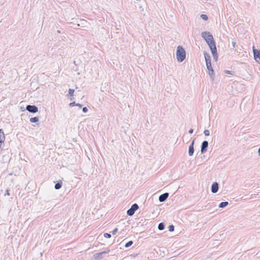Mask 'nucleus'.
Segmentation results:
<instances>
[{"instance_id":"nucleus-1","label":"nucleus","mask_w":260,"mask_h":260,"mask_svg":"<svg viewBox=\"0 0 260 260\" xmlns=\"http://www.w3.org/2000/svg\"><path fill=\"white\" fill-rule=\"evenodd\" d=\"M204 55L210 79L212 81H214L215 79V73L214 70L212 67L210 55L205 51H204Z\"/></svg>"},{"instance_id":"nucleus-2","label":"nucleus","mask_w":260,"mask_h":260,"mask_svg":"<svg viewBox=\"0 0 260 260\" xmlns=\"http://www.w3.org/2000/svg\"><path fill=\"white\" fill-rule=\"evenodd\" d=\"M186 58V51L181 46H178L176 50V58L179 62H182Z\"/></svg>"},{"instance_id":"nucleus-3","label":"nucleus","mask_w":260,"mask_h":260,"mask_svg":"<svg viewBox=\"0 0 260 260\" xmlns=\"http://www.w3.org/2000/svg\"><path fill=\"white\" fill-rule=\"evenodd\" d=\"M201 36L206 41L208 45H210V43L215 42L212 35L209 31L202 32Z\"/></svg>"},{"instance_id":"nucleus-4","label":"nucleus","mask_w":260,"mask_h":260,"mask_svg":"<svg viewBox=\"0 0 260 260\" xmlns=\"http://www.w3.org/2000/svg\"><path fill=\"white\" fill-rule=\"evenodd\" d=\"M210 43V45L208 46L211 50L214 59L215 61H217L218 59V53L217 51V48L216 47L215 42H212Z\"/></svg>"},{"instance_id":"nucleus-5","label":"nucleus","mask_w":260,"mask_h":260,"mask_svg":"<svg viewBox=\"0 0 260 260\" xmlns=\"http://www.w3.org/2000/svg\"><path fill=\"white\" fill-rule=\"evenodd\" d=\"M110 251L109 249H107L106 250L101 252L95 253L93 255V257L94 260H100L106 256V255L108 254Z\"/></svg>"},{"instance_id":"nucleus-6","label":"nucleus","mask_w":260,"mask_h":260,"mask_svg":"<svg viewBox=\"0 0 260 260\" xmlns=\"http://www.w3.org/2000/svg\"><path fill=\"white\" fill-rule=\"evenodd\" d=\"M139 209V206L137 204H133L131 208L127 210L126 213L128 216H133L135 212Z\"/></svg>"},{"instance_id":"nucleus-7","label":"nucleus","mask_w":260,"mask_h":260,"mask_svg":"<svg viewBox=\"0 0 260 260\" xmlns=\"http://www.w3.org/2000/svg\"><path fill=\"white\" fill-rule=\"evenodd\" d=\"M26 110L31 113H35L38 111V108L36 105H28L26 106Z\"/></svg>"},{"instance_id":"nucleus-8","label":"nucleus","mask_w":260,"mask_h":260,"mask_svg":"<svg viewBox=\"0 0 260 260\" xmlns=\"http://www.w3.org/2000/svg\"><path fill=\"white\" fill-rule=\"evenodd\" d=\"M208 145L209 143L207 141L205 140L202 143L201 147V153L202 154H204L207 151Z\"/></svg>"},{"instance_id":"nucleus-9","label":"nucleus","mask_w":260,"mask_h":260,"mask_svg":"<svg viewBox=\"0 0 260 260\" xmlns=\"http://www.w3.org/2000/svg\"><path fill=\"white\" fill-rule=\"evenodd\" d=\"M253 53L254 59L257 61V59L260 60V50L256 49L253 46Z\"/></svg>"},{"instance_id":"nucleus-10","label":"nucleus","mask_w":260,"mask_h":260,"mask_svg":"<svg viewBox=\"0 0 260 260\" xmlns=\"http://www.w3.org/2000/svg\"><path fill=\"white\" fill-rule=\"evenodd\" d=\"M219 189V185L218 183L216 182H215L212 183L211 185V192L213 193H215L217 192Z\"/></svg>"},{"instance_id":"nucleus-11","label":"nucleus","mask_w":260,"mask_h":260,"mask_svg":"<svg viewBox=\"0 0 260 260\" xmlns=\"http://www.w3.org/2000/svg\"><path fill=\"white\" fill-rule=\"evenodd\" d=\"M169 193L168 192H165L164 193L161 194L158 197V200L160 202H165L167 198L169 197Z\"/></svg>"},{"instance_id":"nucleus-12","label":"nucleus","mask_w":260,"mask_h":260,"mask_svg":"<svg viewBox=\"0 0 260 260\" xmlns=\"http://www.w3.org/2000/svg\"><path fill=\"white\" fill-rule=\"evenodd\" d=\"M5 140V136L4 132L3 129H0V148H1L2 144L4 143Z\"/></svg>"},{"instance_id":"nucleus-13","label":"nucleus","mask_w":260,"mask_h":260,"mask_svg":"<svg viewBox=\"0 0 260 260\" xmlns=\"http://www.w3.org/2000/svg\"><path fill=\"white\" fill-rule=\"evenodd\" d=\"M70 23L73 24V26L72 27H74V28H76L77 26V24L79 23V18H77L76 17L72 18L71 19Z\"/></svg>"},{"instance_id":"nucleus-14","label":"nucleus","mask_w":260,"mask_h":260,"mask_svg":"<svg viewBox=\"0 0 260 260\" xmlns=\"http://www.w3.org/2000/svg\"><path fill=\"white\" fill-rule=\"evenodd\" d=\"M62 181L61 180H59V181H58L55 184V186H54V188L55 189H59L60 188H61V186H62Z\"/></svg>"},{"instance_id":"nucleus-15","label":"nucleus","mask_w":260,"mask_h":260,"mask_svg":"<svg viewBox=\"0 0 260 260\" xmlns=\"http://www.w3.org/2000/svg\"><path fill=\"white\" fill-rule=\"evenodd\" d=\"M194 153V147L192 146H189L188 148V155L191 156H192Z\"/></svg>"},{"instance_id":"nucleus-16","label":"nucleus","mask_w":260,"mask_h":260,"mask_svg":"<svg viewBox=\"0 0 260 260\" xmlns=\"http://www.w3.org/2000/svg\"><path fill=\"white\" fill-rule=\"evenodd\" d=\"M228 205H229L228 202H222L219 204L218 207L219 208H223L225 207L226 206H227Z\"/></svg>"},{"instance_id":"nucleus-17","label":"nucleus","mask_w":260,"mask_h":260,"mask_svg":"<svg viewBox=\"0 0 260 260\" xmlns=\"http://www.w3.org/2000/svg\"><path fill=\"white\" fill-rule=\"evenodd\" d=\"M80 23H78L77 24V26H83L85 24V23L86 22V21L84 19H80Z\"/></svg>"},{"instance_id":"nucleus-18","label":"nucleus","mask_w":260,"mask_h":260,"mask_svg":"<svg viewBox=\"0 0 260 260\" xmlns=\"http://www.w3.org/2000/svg\"><path fill=\"white\" fill-rule=\"evenodd\" d=\"M165 228V224L164 223V222H160L158 224V229L160 231H162L163 230H164Z\"/></svg>"},{"instance_id":"nucleus-19","label":"nucleus","mask_w":260,"mask_h":260,"mask_svg":"<svg viewBox=\"0 0 260 260\" xmlns=\"http://www.w3.org/2000/svg\"><path fill=\"white\" fill-rule=\"evenodd\" d=\"M39 120L38 117H34L30 118L29 121L32 123H36Z\"/></svg>"},{"instance_id":"nucleus-20","label":"nucleus","mask_w":260,"mask_h":260,"mask_svg":"<svg viewBox=\"0 0 260 260\" xmlns=\"http://www.w3.org/2000/svg\"><path fill=\"white\" fill-rule=\"evenodd\" d=\"M133 244V242L132 241H129L127 242L125 244L124 247L125 248H128V247H130L131 246H132Z\"/></svg>"},{"instance_id":"nucleus-21","label":"nucleus","mask_w":260,"mask_h":260,"mask_svg":"<svg viewBox=\"0 0 260 260\" xmlns=\"http://www.w3.org/2000/svg\"><path fill=\"white\" fill-rule=\"evenodd\" d=\"M74 89H69V95L71 96H73L74 95Z\"/></svg>"},{"instance_id":"nucleus-22","label":"nucleus","mask_w":260,"mask_h":260,"mask_svg":"<svg viewBox=\"0 0 260 260\" xmlns=\"http://www.w3.org/2000/svg\"><path fill=\"white\" fill-rule=\"evenodd\" d=\"M175 227L173 224L170 225L168 227V230L170 232H173L174 231Z\"/></svg>"},{"instance_id":"nucleus-23","label":"nucleus","mask_w":260,"mask_h":260,"mask_svg":"<svg viewBox=\"0 0 260 260\" xmlns=\"http://www.w3.org/2000/svg\"><path fill=\"white\" fill-rule=\"evenodd\" d=\"M104 237L106 238H110L111 237V235L108 233H105L104 234Z\"/></svg>"},{"instance_id":"nucleus-24","label":"nucleus","mask_w":260,"mask_h":260,"mask_svg":"<svg viewBox=\"0 0 260 260\" xmlns=\"http://www.w3.org/2000/svg\"><path fill=\"white\" fill-rule=\"evenodd\" d=\"M224 73L227 74L232 75H233L234 74V72L232 71H229V70H225Z\"/></svg>"},{"instance_id":"nucleus-25","label":"nucleus","mask_w":260,"mask_h":260,"mask_svg":"<svg viewBox=\"0 0 260 260\" xmlns=\"http://www.w3.org/2000/svg\"><path fill=\"white\" fill-rule=\"evenodd\" d=\"M204 133L206 136H208L210 135V131L208 129L204 130Z\"/></svg>"},{"instance_id":"nucleus-26","label":"nucleus","mask_w":260,"mask_h":260,"mask_svg":"<svg viewBox=\"0 0 260 260\" xmlns=\"http://www.w3.org/2000/svg\"><path fill=\"white\" fill-rule=\"evenodd\" d=\"M118 231V229L117 228H115L114 229L113 231L112 232V233L113 235H116V233Z\"/></svg>"},{"instance_id":"nucleus-27","label":"nucleus","mask_w":260,"mask_h":260,"mask_svg":"<svg viewBox=\"0 0 260 260\" xmlns=\"http://www.w3.org/2000/svg\"><path fill=\"white\" fill-rule=\"evenodd\" d=\"M82 111L83 113H86L88 111V108L86 107H84L82 109Z\"/></svg>"},{"instance_id":"nucleus-28","label":"nucleus","mask_w":260,"mask_h":260,"mask_svg":"<svg viewBox=\"0 0 260 260\" xmlns=\"http://www.w3.org/2000/svg\"><path fill=\"white\" fill-rule=\"evenodd\" d=\"M139 9H140L141 11L142 12L141 15H142L143 16H145L146 14L144 12H144V9H142V7H140Z\"/></svg>"},{"instance_id":"nucleus-29","label":"nucleus","mask_w":260,"mask_h":260,"mask_svg":"<svg viewBox=\"0 0 260 260\" xmlns=\"http://www.w3.org/2000/svg\"><path fill=\"white\" fill-rule=\"evenodd\" d=\"M76 104L77 103H76L75 102H73L70 103L69 106L70 107H73V106H76Z\"/></svg>"},{"instance_id":"nucleus-30","label":"nucleus","mask_w":260,"mask_h":260,"mask_svg":"<svg viewBox=\"0 0 260 260\" xmlns=\"http://www.w3.org/2000/svg\"><path fill=\"white\" fill-rule=\"evenodd\" d=\"M10 195V189H7L6 190V193H5V196H9Z\"/></svg>"},{"instance_id":"nucleus-31","label":"nucleus","mask_w":260,"mask_h":260,"mask_svg":"<svg viewBox=\"0 0 260 260\" xmlns=\"http://www.w3.org/2000/svg\"><path fill=\"white\" fill-rule=\"evenodd\" d=\"M232 46H233V49H235L236 48V43L235 41H232Z\"/></svg>"},{"instance_id":"nucleus-32","label":"nucleus","mask_w":260,"mask_h":260,"mask_svg":"<svg viewBox=\"0 0 260 260\" xmlns=\"http://www.w3.org/2000/svg\"><path fill=\"white\" fill-rule=\"evenodd\" d=\"M195 140H196V138H194V139H193L192 140V141L191 142V143H190V144L189 145V146H193V147H194V141H195Z\"/></svg>"},{"instance_id":"nucleus-33","label":"nucleus","mask_w":260,"mask_h":260,"mask_svg":"<svg viewBox=\"0 0 260 260\" xmlns=\"http://www.w3.org/2000/svg\"><path fill=\"white\" fill-rule=\"evenodd\" d=\"M76 106H78V107H79V108H82V107L83 105L80 104H79V103H77V104H76Z\"/></svg>"},{"instance_id":"nucleus-34","label":"nucleus","mask_w":260,"mask_h":260,"mask_svg":"<svg viewBox=\"0 0 260 260\" xmlns=\"http://www.w3.org/2000/svg\"><path fill=\"white\" fill-rule=\"evenodd\" d=\"M193 132V129L192 128H190L189 131H188V133L190 134H192Z\"/></svg>"},{"instance_id":"nucleus-35","label":"nucleus","mask_w":260,"mask_h":260,"mask_svg":"<svg viewBox=\"0 0 260 260\" xmlns=\"http://www.w3.org/2000/svg\"><path fill=\"white\" fill-rule=\"evenodd\" d=\"M205 21H207L208 20L209 17H201Z\"/></svg>"},{"instance_id":"nucleus-36","label":"nucleus","mask_w":260,"mask_h":260,"mask_svg":"<svg viewBox=\"0 0 260 260\" xmlns=\"http://www.w3.org/2000/svg\"><path fill=\"white\" fill-rule=\"evenodd\" d=\"M257 153L258 154V155L260 156V147L258 149Z\"/></svg>"},{"instance_id":"nucleus-37","label":"nucleus","mask_w":260,"mask_h":260,"mask_svg":"<svg viewBox=\"0 0 260 260\" xmlns=\"http://www.w3.org/2000/svg\"><path fill=\"white\" fill-rule=\"evenodd\" d=\"M200 16H207L206 14H201Z\"/></svg>"},{"instance_id":"nucleus-38","label":"nucleus","mask_w":260,"mask_h":260,"mask_svg":"<svg viewBox=\"0 0 260 260\" xmlns=\"http://www.w3.org/2000/svg\"><path fill=\"white\" fill-rule=\"evenodd\" d=\"M233 21H234V22H235V23H237V22H238V21H236L235 19H234L233 20Z\"/></svg>"},{"instance_id":"nucleus-39","label":"nucleus","mask_w":260,"mask_h":260,"mask_svg":"<svg viewBox=\"0 0 260 260\" xmlns=\"http://www.w3.org/2000/svg\"><path fill=\"white\" fill-rule=\"evenodd\" d=\"M60 38H61V39H62V40H63V38H64V39L66 38V37H65L64 36H63V37L61 36V37H60Z\"/></svg>"},{"instance_id":"nucleus-40","label":"nucleus","mask_w":260,"mask_h":260,"mask_svg":"<svg viewBox=\"0 0 260 260\" xmlns=\"http://www.w3.org/2000/svg\"><path fill=\"white\" fill-rule=\"evenodd\" d=\"M57 33H60V30H58L57 31Z\"/></svg>"},{"instance_id":"nucleus-41","label":"nucleus","mask_w":260,"mask_h":260,"mask_svg":"<svg viewBox=\"0 0 260 260\" xmlns=\"http://www.w3.org/2000/svg\"><path fill=\"white\" fill-rule=\"evenodd\" d=\"M79 20H80V19H79ZM79 23H80V20H79Z\"/></svg>"}]
</instances>
